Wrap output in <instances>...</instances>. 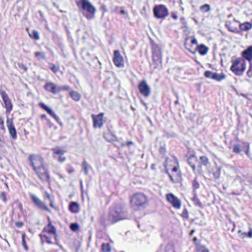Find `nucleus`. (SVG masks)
<instances>
[{
  "label": "nucleus",
  "instance_id": "obj_1",
  "mask_svg": "<svg viewBox=\"0 0 252 252\" xmlns=\"http://www.w3.org/2000/svg\"><path fill=\"white\" fill-rule=\"evenodd\" d=\"M30 164L38 177L43 182H47L50 179L49 171L46 166L43 158L38 155H31L29 157Z\"/></svg>",
  "mask_w": 252,
  "mask_h": 252
},
{
  "label": "nucleus",
  "instance_id": "obj_2",
  "mask_svg": "<svg viewBox=\"0 0 252 252\" xmlns=\"http://www.w3.org/2000/svg\"><path fill=\"white\" fill-rule=\"evenodd\" d=\"M127 219L126 211L120 206L111 209L108 216V220L113 223L120 220Z\"/></svg>",
  "mask_w": 252,
  "mask_h": 252
},
{
  "label": "nucleus",
  "instance_id": "obj_3",
  "mask_svg": "<svg viewBox=\"0 0 252 252\" xmlns=\"http://www.w3.org/2000/svg\"><path fill=\"white\" fill-rule=\"evenodd\" d=\"M48 220L49 223L44 228L43 231L49 234L50 236H48L46 234H40V237L42 243L46 242L49 244H53V242L51 240V237H54L55 239H56L57 234L56 232V229L52 225L49 218H48Z\"/></svg>",
  "mask_w": 252,
  "mask_h": 252
},
{
  "label": "nucleus",
  "instance_id": "obj_4",
  "mask_svg": "<svg viewBox=\"0 0 252 252\" xmlns=\"http://www.w3.org/2000/svg\"><path fill=\"white\" fill-rule=\"evenodd\" d=\"M131 205L135 209H139L146 206L148 202L147 197L143 193H136L131 198Z\"/></svg>",
  "mask_w": 252,
  "mask_h": 252
},
{
  "label": "nucleus",
  "instance_id": "obj_5",
  "mask_svg": "<svg viewBox=\"0 0 252 252\" xmlns=\"http://www.w3.org/2000/svg\"><path fill=\"white\" fill-rule=\"evenodd\" d=\"M86 18L90 20L94 17L96 9L88 0H81L79 3Z\"/></svg>",
  "mask_w": 252,
  "mask_h": 252
},
{
  "label": "nucleus",
  "instance_id": "obj_6",
  "mask_svg": "<svg viewBox=\"0 0 252 252\" xmlns=\"http://www.w3.org/2000/svg\"><path fill=\"white\" fill-rule=\"evenodd\" d=\"M246 64L245 60L239 58L232 61V64L230 67L231 70L236 75H242L246 70Z\"/></svg>",
  "mask_w": 252,
  "mask_h": 252
},
{
  "label": "nucleus",
  "instance_id": "obj_7",
  "mask_svg": "<svg viewBox=\"0 0 252 252\" xmlns=\"http://www.w3.org/2000/svg\"><path fill=\"white\" fill-rule=\"evenodd\" d=\"M153 12L155 17L158 19L164 18L168 15V9L162 4L156 5L153 9Z\"/></svg>",
  "mask_w": 252,
  "mask_h": 252
},
{
  "label": "nucleus",
  "instance_id": "obj_8",
  "mask_svg": "<svg viewBox=\"0 0 252 252\" xmlns=\"http://www.w3.org/2000/svg\"><path fill=\"white\" fill-rule=\"evenodd\" d=\"M29 196L30 198L32 199V202L37 207L38 209L41 210H44L48 212H50V210L48 208V207L45 205V204L42 202L38 197H37L35 195L30 193Z\"/></svg>",
  "mask_w": 252,
  "mask_h": 252
},
{
  "label": "nucleus",
  "instance_id": "obj_9",
  "mask_svg": "<svg viewBox=\"0 0 252 252\" xmlns=\"http://www.w3.org/2000/svg\"><path fill=\"white\" fill-rule=\"evenodd\" d=\"M113 61L114 64L118 67H123L125 66V63L123 57L119 50L114 51Z\"/></svg>",
  "mask_w": 252,
  "mask_h": 252
},
{
  "label": "nucleus",
  "instance_id": "obj_10",
  "mask_svg": "<svg viewBox=\"0 0 252 252\" xmlns=\"http://www.w3.org/2000/svg\"><path fill=\"white\" fill-rule=\"evenodd\" d=\"M138 89L140 93L145 97H148L151 94V88L145 80L140 83L138 85Z\"/></svg>",
  "mask_w": 252,
  "mask_h": 252
},
{
  "label": "nucleus",
  "instance_id": "obj_11",
  "mask_svg": "<svg viewBox=\"0 0 252 252\" xmlns=\"http://www.w3.org/2000/svg\"><path fill=\"white\" fill-rule=\"evenodd\" d=\"M166 196L167 201L172 204L173 207L177 209L181 208V201L177 197L172 193H168Z\"/></svg>",
  "mask_w": 252,
  "mask_h": 252
},
{
  "label": "nucleus",
  "instance_id": "obj_12",
  "mask_svg": "<svg viewBox=\"0 0 252 252\" xmlns=\"http://www.w3.org/2000/svg\"><path fill=\"white\" fill-rule=\"evenodd\" d=\"M0 94L6 109V113H9L12 109V105L11 100L5 91L0 90Z\"/></svg>",
  "mask_w": 252,
  "mask_h": 252
},
{
  "label": "nucleus",
  "instance_id": "obj_13",
  "mask_svg": "<svg viewBox=\"0 0 252 252\" xmlns=\"http://www.w3.org/2000/svg\"><path fill=\"white\" fill-rule=\"evenodd\" d=\"M104 113H101L97 115L93 114L92 115L93 119L94 126V127L101 128L103 126V116Z\"/></svg>",
  "mask_w": 252,
  "mask_h": 252
},
{
  "label": "nucleus",
  "instance_id": "obj_14",
  "mask_svg": "<svg viewBox=\"0 0 252 252\" xmlns=\"http://www.w3.org/2000/svg\"><path fill=\"white\" fill-rule=\"evenodd\" d=\"M7 126L10 136L13 140L17 139V132L12 119H7L6 121Z\"/></svg>",
  "mask_w": 252,
  "mask_h": 252
},
{
  "label": "nucleus",
  "instance_id": "obj_15",
  "mask_svg": "<svg viewBox=\"0 0 252 252\" xmlns=\"http://www.w3.org/2000/svg\"><path fill=\"white\" fill-rule=\"evenodd\" d=\"M39 105L41 106L42 108L46 110L48 113V114H50L51 116L53 117L58 123H59L60 124H62L60 122V118L53 112V111L51 109L49 108L43 103H40Z\"/></svg>",
  "mask_w": 252,
  "mask_h": 252
},
{
  "label": "nucleus",
  "instance_id": "obj_16",
  "mask_svg": "<svg viewBox=\"0 0 252 252\" xmlns=\"http://www.w3.org/2000/svg\"><path fill=\"white\" fill-rule=\"evenodd\" d=\"M45 89L47 91L53 94H56L58 93V86H56L55 84L52 82L47 83L45 85Z\"/></svg>",
  "mask_w": 252,
  "mask_h": 252
},
{
  "label": "nucleus",
  "instance_id": "obj_17",
  "mask_svg": "<svg viewBox=\"0 0 252 252\" xmlns=\"http://www.w3.org/2000/svg\"><path fill=\"white\" fill-rule=\"evenodd\" d=\"M242 55L243 59L251 61L252 60V46L249 47L247 50L243 51Z\"/></svg>",
  "mask_w": 252,
  "mask_h": 252
},
{
  "label": "nucleus",
  "instance_id": "obj_18",
  "mask_svg": "<svg viewBox=\"0 0 252 252\" xmlns=\"http://www.w3.org/2000/svg\"><path fill=\"white\" fill-rule=\"evenodd\" d=\"M197 160V158L195 156H190L188 159V164L191 166L194 173L196 171L195 163Z\"/></svg>",
  "mask_w": 252,
  "mask_h": 252
},
{
  "label": "nucleus",
  "instance_id": "obj_19",
  "mask_svg": "<svg viewBox=\"0 0 252 252\" xmlns=\"http://www.w3.org/2000/svg\"><path fill=\"white\" fill-rule=\"evenodd\" d=\"M79 206L78 203L76 202H72L69 205V209L71 212L73 213H77L79 210Z\"/></svg>",
  "mask_w": 252,
  "mask_h": 252
},
{
  "label": "nucleus",
  "instance_id": "obj_20",
  "mask_svg": "<svg viewBox=\"0 0 252 252\" xmlns=\"http://www.w3.org/2000/svg\"><path fill=\"white\" fill-rule=\"evenodd\" d=\"M104 138L109 142L115 141L117 139L116 136L111 133H107L104 134Z\"/></svg>",
  "mask_w": 252,
  "mask_h": 252
},
{
  "label": "nucleus",
  "instance_id": "obj_21",
  "mask_svg": "<svg viewBox=\"0 0 252 252\" xmlns=\"http://www.w3.org/2000/svg\"><path fill=\"white\" fill-rule=\"evenodd\" d=\"M53 152H54V158H56V155H60V156H62V155H63L65 151L59 148V147H57V148H55L54 149H53Z\"/></svg>",
  "mask_w": 252,
  "mask_h": 252
},
{
  "label": "nucleus",
  "instance_id": "obj_22",
  "mask_svg": "<svg viewBox=\"0 0 252 252\" xmlns=\"http://www.w3.org/2000/svg\"><path fill=\"white\" fill-rule=\"evenodd\" d=\"M197 50L200 55H205L208 52V48L204 45H201L197 47Z\"/></svg>",
  "mask_w": 252,
  "mask_h": 252
},
{
  "label": "nucleus",
  "instance_id": "obj_23",
  "mask_svg": "<svg viewBox=\"0 0 252 252\" xmlns=\"http://www.w3.org/2000/svg\"><path fill=\"white\" fill-rule=\"evenodd\" d=\"M225 78V75L223 73H221L220 74H218L217 73L214 72L213 75V79L218 81H220Z\"/></svg>",
  "mask_w": 252,
  "mask_h": 252
},
{
  "label": "nucleus",
  "instance_id": "obj_24",
  "mask_svg": "<svg viewBox=\"0 0 252 252\" xmlns=\"http://www.w3.org/2000/svg\"><path fill=\"white\" fill-rule=\"evenodd\" d=\"M153 60L154 62H157V63L161 64V55L160 53H154L153 55Z\"/></svg>",
  "mask_w": 252,
  "mask_h": 252
},
{
  "label": "nucleus",
  "instance_id": "obj_25",
  "mask_svg": "<svg viewBox=\"0 0 252 252\" xmlns=\"http://www.w3.org/2000/svg\"><path fill=\"white\" fill-rule=\"evenodd\" d=\"M196 249L197 252H209V250L205 246L200 244H196Z\"/></svg>",
  "mask_w": 252,
  "mask_h": 252
},
{
  "label": "nucleus",
  "instance_id": "obj_26",
  "mask_svg": "<svg viewBox=\"0 0 252 252\" xmlns=\"http://www.w3.org/2000/svg\"><path fill=\"white\" fill-rule=\"evenodd\" d=\"M69 94L72 99L76 101H79L81 98L80 94L76 91H72Z\"/></svg>",
  "mask_w": 252,
  "mask_h": 252
},
{
  "label": "nucleus",
  "instance_id": "obj_27",
  "mask_svg": "<svg viewBox=\"0 0 252 252\" xmlns=\"http://www.w3.org/2000/svg\"><path fill=\"white\" fill-rule=\"evenodd\" d=\"M252 25L249 22H246L244 24L240 25V29L242 31H248L251 29Z\"/></svg>",
  "mask_w": 252,
  "mask_h": 252
},
{
  "label": "nucleus",
  "instance_id": "obj_28",
  "mask_svg": "<svg viewBox=\"0 0 252 252\" xmlns=\"http://www.w3.org/2000/svg\"><path fill=\"white\" fill-rule=\"evenodd\" d=\"M200 163L204 166H207L209 163V159L206 156H201L200 157Z\"/></svg>",
  "mask_w": 252,
  "mask_h": 252
},
{
  "label": "nucleus",
  "instance_id": "obj_29",
  "mask_svg": "<svg viewBox=\"0 0 252 252\" xmlns=\"http://www.w3.org/2000/svg\"><path fill=\"white\" fill-rule=\"evenodd\" d=\"M220 175V168L219 167H216L214 170L213 175L215 179H219Z\"/></svg>",
  "mask_w": 252,
  "mask_h": 252
},
{
  "label": "nucleus",
  "instance_id": "obj_30",
  "mask_svg": "<svg viewBox=\"0 0 252 252\" xmlns=\"http://www.w3.org/2000/svg\"><path fill=\"white\" fill-rule=\"evenodd\" d=\"M35 56L38 60H45L46 58L45 54L42 52H36L35 53Z\"/></svg>",
  "mask_w": 252,
  "mask_h": 252
},
{
  "label": "nucleus",
  "instance_id": "obj_31",
  "mask_svg": "<svg viewBox=\"0 0 252 252\" xmlns=\"http://www.w3.org/2000/svg\"><path fill=\"white\" fill-rule=\"evenodd\" d=\"M82 166L83 170H84L85 175H87L88 174V169L90 166L85 160L83 161L82 162Z\"/></svg>",
  "mask_w": 252,
  "mask_h": 252
},
{
  "label": "nucleus",
  "instance_id": "obj_32",
  "mask_svg": "<svg viewBox=\"0 0 252 252\" xmlns=\"http://www.w3.org/2000/svg\"><path fill=\"white\" fill-rule=\"evenodd\" d=\"M101 249L103 252H109L111 250V247L108 243H103L102 245Z\"/></svg>",
  "mask_w": 252,
  "mask_h": 252
},
{
  "label": "nucleus",
  "instance_id": "obj_33",
  "mask_svg": "<svg viewBox=\"0 0 252 252\" xmlns=\"http://www.w3.org/2000/svg\"><path fill=\"white\" fill-rule=\"evenodd\" d=\"M192 201H193L194 204L199 207H202V204L197 198L196 195H195L192 198Z\"/></svg>",
  "mask_w": 252,
  "mask_h": 252
},
{
  "label": "nucleus",
  "instance_id": "obj_34",
  "mask_svg": "<svg viewBox=\"0 0 252 252\" xmlns=\"http://www.w3.org/2000/svg\"><path fill=\"white\" fill-rule=\"evenodd\" d=\"M70 228L72 230L76 231L79 230V227L77 223H73L70 224Z\"/></svg>",
  "mask_w": 252,
  "mask_h": 252
},
{
  "label": "nucleus",
  "instance_id": "obj_35",
  "mask_svg": "<svg viewBox=\"0 0 252 252\" xmlns=\"http://www.w3.org/2000/svg\"><path fill=\"white\" fill-rule=\"evenodd\" d=\"M233 151L235 153H239L241 151V146L238 144L234 145L233 148Z\"/></svg>",
  "mask_w": 252,
  "mask_h": 252
},
{
  "label": "nucleus",
  "instance_id": "obj_36",
  "mask_svg": "<svg viewBox=\"0 0 252 252\" xmlns=\"http://www.w3.org/2000/svg\"><path fill=\"white\" fill-rule=\"evenodd\" d=\"M200 9L206 12L210 10V7L209 4H205L200 7Z\"/></svg>",
  "mask_w": 252,
  "mask_h": 252
},
{
  "label": "nucleus",
  "instance_id": "obj_37",
  "mask_svg": "<svg viewBox=\"0 0 252 252\" xmlns=\"http://www.w3.org/2000/svg\"><path fill=\"white\" fill-rule=\"evenodd\" d=\"M30 36L36 40L39 39V33L36 31H33Z\"/></svg>",
  "mask_w": 252,
  "mask_h": 252
},
{
  "label": "nucleus",
  "instance_id": "obj_38",
  "mask_svg": "<svg viewBox=\"0 0 252 252\" xmlns=\"http://www.w3.org/2000/svg\"><path fill=\"white\" fill-rule=\"evenodd\" d=\"M214 72H213L211 71H206L204 73V75L206 78L213 79V75Z\"/></svg>",
  "mask_w": 252,
  "mask_h": 252
},
{
  "label": "nucleus",
  "instance_id": "obj_39",
  "mask_svg": "<svg viewBox=\"0 0 252 252\" xmlns=\"http://www.w3.org/2000/svg\"><path fill=\"white\" fill-rule=\"evenodd\" d=\"M22 245L23 246L25 250H26V251L28 250V246L26 244V241H25V234H22Z\"/></svg>",
  "mask_w": 252,
  "mask_h": 252
},
{
  "label": "nucleus",
  "instance_id": "obj_40",
  "mask_svg": "<svg viewBox=\"0 0 252 252\" xmlns=\"http://www.w3.org/2000/svg\"><path fill=\"white\" fill-rule=\"evenodd\" d=\"M192 187H193L194 189H197L200 187L199 184L196 181V178L193 180V181L192 182Z\"/></svg>",
  "mask_w": 252,
  "mask_h": 252
},
{
  "label": "nucleus",
  "instance_id": "obj_41",
  "mask_svg": "<svg viewBox=\"0 0 252 252\" xmlns=\"http://www.w3.org/2000/svg\"><path fill=\"white\" fill-rule=\"evenodd\" d=\"M50 65H51V66L50 67V69L54 73H57L59 71V67L56 66L55 64H54L53 63H51Z\"/></svg>",
  "mask_w": 252,
  "mask_h": 252
},
{
  "label": "nucleus",
  "instance_id": "obj_42",
  "mask_svg": "<svg viewBox=\"0 0 252 252\" xmlns=\"http://www.w3.org/2000/svg\"><path fill=\"white\" fill-rule=\"evenodd\" d=\"M70 88L68 86H58V92L63 90H69Z\"/></svg>",
  "mask_w": 252,
  "mask_h": 252
},
{
  "label": "nucleus",
  "instance_id": "obj_43",
  "mask_svg": "<svg viewBox=\"0 0 252 252\" xmlns=\"http://www.w3.org/2000/svg\"><path fill=\"white\" fill-rule=\"evenodd\" d=\"M249 7H250V9L248 10V11H246L245 13L247 15H251L252 14V4H250L249 5Z\"/></svg>",
  "mask_w": 252,
  "mask_h": 252
},
{
  "label": "nucleus",
  "instance_id": "obj_44",
  "mask_svg": "<svg viewBox=\"0 0 252 252\" xmlns=\"http://www.w3.org/2000/svg\"><path fill=\"white\" fill-rule=\"evenodd\" d=\"M18 66L20 68L23 69L25 71H26L27 70V67L23 63H18Z\"/></svg>",
  "mask_w": 252,
  "mask_h": 252
},
{
  "label": "nucleus",
  "instance_id": "obj_45",
  "mask_svg": "<svg viewBox=\"0 0 252 252\" xmlns=\"http://www.w3.org/2000/svg\"><path fill=\"white\" fill-rule=\"evenodd\" d=\"M0 197L2 200L5 202L6 201V195L4 192H1L0 193Z\"/></svg>",
  "mask_w": 252,
  "mask_h": 252
},
{
  "label": "nucleus",
  "instance_id": "obj_46",
  "mask_svg": "<svg viewBox=\"0 0 252 252\" xmlns=\"http://www.w3.org/2000/svg\"><path fill=\"white\" fill-rule=\"evenodd\" d=\"M58 160L60 161V162H63L65 161V157H62L61 156H60V157L58 158Z\"/></svg>",
  "mask_w": 252,
  "mask_h": 252
},
{
  "label": "nucleus",
  "instance_id": "obj_47",
  "mask_svg": "<svg viewBox=\"0 0 252 252\" xmlns=\"http://www.w3.org/2000/svg\"><path fill=\"white\" fill-rule=\"evenodd\" d=\"M188 211L186 209H185L182 213V216L185 218H188Z\"/></svg>",
  "mask_w": 252,
  "mask_h": 252
},
{
  "label": "nucleus",
  "instance_id": "obj_48",
  "mask_svg": "<svg viewBox=\"0 0 252 252\" xmlns=\"http://www.w3.org/2000/svg\"><path fill=\"white\" fill-rule=\"evenodd\" d=\"M171 16L175 20H177L178 19V16L177 15V13L175 12H172Z\"/></svg>",
  "mask_w": 252,
  "mask_h": 252
},
{
  "label": "nucleus",
  "instance_id": "obj_49",
  "mask_svg": "<svg viewBox=\"0 0 252 252\" xmlns=\"http://www.w3.org/2000/svg\"><path fill=\"white\" fill-rule=\"evenodd\" d=\"M191 43L192 45H193V44L196 45L197 44V40L195 38L192 37V39L191 40Z\"/></svg>",
  "mask_w": 252,
  "mask_h": 252
},
{
  "label": "nucleus",
  "instance_id": "obj_50",
  "mask_svg": "<svg viewBox=\"0 0 252 252\" xmlns=\"http://www.w3.org/2000/svg\"><path fill=\"white\" fill-rule=\"evenodd\" d=\"M249 232L247 233L248 234V237H250V238H252V228L250 227L249 228Z\"/></svg>",
  "mask_w": 252,
  "mask_h": 252
},
{
  "label": "nucleus",
  "instance_id": "obj_51",
  "mask_svg": "<svg viewBox=\"0 0 252 252\" xmlns=\"http://www.w3.org/2000/svg\"><path fill=\"white\" fill-rule=\"evenodd\" d=\"M248 149L246 151V154L248 156H249V149H250V144L249 143L247 144Z\"/></svg>",
  "mask_w": 252,
  "mask_h": 252
},
{
  "label": "nucleus",
  "instance_id": "obj_52",
  "mask_svg": "<svg viewBox=\"0 0 252 252\" xmlns=\"http://www.w3.org/2000/svg\"><path fill=\"white\" fill-rule=\"evenodd\" d=\"M0 129L5 131V128L4 126V122L0 124Z\"/></svg>",
  "mask_w": 252,
  "mask_h": 252
},
{
  "label": "nucleus",
  "instance_id": "obj_53",
  "mask_svg": "<svg viewBox=\"0 0 252 252\" xmlns=\"http://www.w3.org/2000/svg\"><path fill=\"white\" fill-rule=\"evenodd\" d=\"M23 225V223L21 222H17L16 223V225L19 227H21Z\"/></svg>",
  "mask_w": 252,
  "mask_h": 252
},
{
  "label": "nucleus",
  "instance_id": "obj_54",
  "mask_svg": "<svg viewBox=\"0 0 252 252\" xmlns=\"http://www.w3.org/2000/svg\"><path fill=\"white\" fill-rule=\"evenodd\" d=\"M241 236L242 238H244L248 236V234L246 232H243L242 233Z\"/></svg>",
  "mask_w": 252,
  "mask_h": 252
},
{
  "label": "nucleus",
  "instance_id": "obj_55",
  "mask_svg": "<svg viewBox=\"0 0 252 252\" xmlns=\"http://www.w3.org/2000/svg\"><path fill=\"white\" fill-rule=\"evenodd\" d=\"M185 47L190 52L192 53H194V52H192L189 49L187 46V44L186 43H185Z\"/></svg>",
  "mask_w": 252,
  "mask_h": 252
},
{
  "label": "nucleus",
  "instance_id": "obj_56",
  "mask_svg": "<svg viewBox=\"0 0 252 252\" xmlns=\"http://www.w3.org/2000/svg\"><path fill=\"white\" fill-rule=\"evenodd\" d=\"M178 169V168H177V167H173V169H172V171H174V172H176V171H177Z\"/></svg>",
  "mask_w": 252,
  "mask_h": 252
},
{
  "label": "nucleus",
  "instance_id": "obj_57",
  "mask_svg": "<svg viewBox=\"0 0 252 252\" xmlns=\"http://www.w3.org/2000/svg\"><path fill=\"white\" fill-rule=\"evenodd\" d=\"M193 242H194V244H195V245H196V244H197V243H196V241H197V238L196 237H194V238H193Z\"/></svg>",
  "mask_w": 252,
  "mask_h": 252
},
{
  "label": "nucleus",
  "instance_id": "obj_58",
  "mask_svg": "<svg viewBox=\"0 0 252 252\" xmlns=\"http://www.w3.org/2000/svg\"><path fill=\"white\" fill-rule=\"evenodd\" d=\"M251 74V70L250 69H249V70L247 72V75L249 76V77H251L252 76L250 75Z\"/></svg>",
  "mask_w": 252,
  "mask_h": 252
},
{
  "label": "nucleus",
  "instance_id": "obj_59",
  "mask_svg": "<svg viewBox=\"0 0 252 252\" xmlns=\"http://www.w3.org/2000/svg\"><path fill=\"white\" fill-rule=\"evenodd\" d=\"M3 122V120L2 118V117L0 116V124L2 123Z\"/></svg>",
  "mask_w": 252,
  "mask_h": 252
},
{
  "label": "nucleus",
  "instance_id": "obj_60",
  "mask_svg": "<svg viewBox=\"0 0 252 252\" xmlns=\"http://www.w3.org/2000/svg\"><path fill=\"white\" fill-rule=\"evenodd\" d=\"M74 171V169H71L70 170H68V172L70 173H72V172H73Z\"/></svg>",
  "mask_w": 252,
  "mask_h": 252
},
{
  "label": "nucleus",
  "instance_id": "obj_61",
  "mask_svg": "<svg viewBox=\"0 0 252 252\" xmlns=\"http://www.w3.org/2000/svg\"><path fill=\"white\" fill-rule=\"evenodd\" d=\"M55 240H56V242H55L56 244L58 245H59V243H58L59 241H58V240L57 239V236L56 237V239H55Z\"/></svg>",
  "mask_w": 252,
  "mask_h": 252
},
{
  "label": "nucleus",
  "instance_id": "obj_62",
  "mask_svg": "<svg viewBox=\"0 0 252 252\" xmlns=\"http://www.w3.org/2000/svg\"><path fill=\"white\" fill-rule=\"evenodd\" d=\"M133 144L132 142L131 141H129L127 143V145H132Z\"/></svg>",
  "mask_w": 252,
  "mask_h": 252
},
{
  "label": "nucleus",
  "instance_id": "obj_63",
  "mask_svg": "<svg viewBox=\"0 0 252 252\" xmlns=\"http://www.w3.org/2000/svg\"><path fill=\"white\" fill-rule=\"evenodd\" d=\"M41 118H46V116L45 115H43L41 116Z\"/></svg>",
  "mask_w": 252,
  "mask_h": 252
},
{
  "label": "nucleus",
  "instance_id": "obj_64",
  "mask_svg": "<svg viewBox=\"0 0 252 252\" xmlns=\"http://www.w3.org/2000/svg\"><path fill=\"white\" fill-rule=\"evenodd\" d=\"M194 232V230H192L190 233V235H192L193 233Z\"/></svg>",
  "mask_w": 252,
  "mask_h": 252
}]
</instances>
